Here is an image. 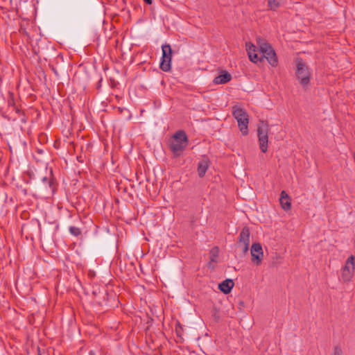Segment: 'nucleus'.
Instances as JSON below:
<instances>
[{
    "label": "nucleus",
    "mask_w": 355,
    "mask_h": 355,
    "mask_svg": "<svg viewBox=\"0 0 355 355\" xmlns=\"http://www.w3.org/2000/svg\"><path fill=\"white\" fill-rule=\"evenodd\" d=\"M232 79V75L227 71H222L221 74L215 77L213 83L216 85L225 84Z\"/></svg>",
    "instance_id": "13"
},
{
    "label": "nucleus",
    "mask_w": 355,
    "mask_h": 355,
    "mask_svg": "<svg viewBox=\"0 0 355 355\" xmlns=\"http://www.w3.org/2000/svg\"><path fill=\"white\" fill-rule=\"evenodd\" d=\"M233 116L236 119L240 131L243 135L248 134V115L247 112L239 107H233Z\"/></svg>",
    "instance_id": "5"
},
{
    "label": "nucleus",
    "mask_w": 355,
    "mask_h": 355,
    "mask_svg": "<svg viewBox=\"0 0 355 355\" xmlns=\"http://www.w3.org/2000/svg\"><path fill=\"white\" fill-rule=\"evenodd\" d=\"M268 10L275 11L281 5L282 0H267Z\"/></svg>",
    "instance_id": "17"
},
{
    "label": "nucleus",
    "mask_w": 355,
    "mask_h": 355,
    "mask_svg": "<svg viewBox=\"0 0 355 355\" xmlns=\"http://www.w3.org/2000/svg\"><path fill=\"white\" fill-rule=\"evenodd\" d=\"M334 355H343V350L340 346L336 345L334 347Z\"/></svg>",
    "instance_id": "23"
},
{
    "label": "nucleus",
    "mask_w": 355,
    "mask_h": 355,
    "mask_svg": "<svg viewBox=\"0 0 355 355\" xmlns=\"http://www.w3.org/2000/svg\"><path fill=\"white\" fill-rule=\"evenodd\" d=\"M249 59L251 62L254 63H257L259 61L262 60V58H259L258 56V54L256 53H250V55H248Z\"/></svg>",
    "instance_id": "19"
},
{
    "label": "nucleus",
    "mask_w": 355,
    "mask_h": 355,
    "mask_svg": "<svg viewBox=\"0 0 355 355\" xmlns=\"http://www.w3.org/2000/svg\"><path fill=\"white\" fill-rule=\"evenodd\" d=\"M93 294L95 295L96 302L100 305H102L107 300V293L105 290L101 291L98 289V295L96 291H93Z\"/></svg>",
    "instance_id": "15"
},
{
    "label": "nucleus",
    "mask_w": 355,
    "mask_h": 355,
    "mask_svg": "<svg viewBox=\"0 0 355 355\" xmlns=\"http://www.w3.org/2000/svg\"><path fill=\"white\" fill-rule=\"evenodd\" d=\"M246 50H247V52H248V55H250V53H256V46L252 44V43H249V44H246Z\"/></svg>",
    "instance_id": "21"
},
{
    "label": "nucleus",
    "mask_w": 355,
    "mask_h": 355,
    "mask_svg": "<svg viewBox=\"0 0 355 355\" xmlns=\"http://www.w3.org/2000/svg\"><path fill=\"white\" fill-rule=\"evenodd\" d=\"M268 123L264 121H260L258 125L257 134L260 150L264 153L268 150Z\"/></svg>",
    "instance_id": "6"
},
{
    "label": "nucleus",
    "mask_w": 355,
    "mask_h": 355,
    "mask_svg": "<svg viewBox=\"0 0 355 355\" xmlns=\"http://www.w3.org/2000/svg\"><path fill=\"white\" fill-rule=\"evenodd\" d=\"M38 152H39L40 153H42V150H38Z\"/></svg>",
    "instance_id": "30"
},
{
    "label": "nucleus",
    "mask_w": 355,
    "mask_h": 355,
    "mask_svg": "<svg viewBox=\"0 0 355 355\" xmlns=\"http://www.w3.org/2000/svg\"><path fill=\"white\" fill-rule=\"evenodd\" d=\"M211 316L214 318L216 322L219 321L220 320V312L219 310L216 307H213L211 311Z\"/></svg>",
    "instance_id": "20"
},
{
    "label": "nucleus",
    "mask_w": 355,
    "mask_h": 355,
    "mask_svg": "<svg viewBox=\"0 0 355 355\" xmlns=\"http://www.w3.org/2000/svg\"><path fill=\"white\" fill-rule=\"evenodd\" d=\"M144 1L148 5H150L152 3V0H144Z\"/></svg>",
    "instance_id": "26"
},
{
    "label": "nucleus",
    "mask_w": 355,
    "mask_h": 355,
    "mask_svg": "<svg viewBox=\"0 0 355 355\" xmlns=\"http://www.w3.org/2000/svg\"><path fill=\"white\" fill-rule=\"evenodd\" d=\"M295 78L303 89H306L310 85L312 70L301 58H297L295 60Z\"/></svg>",
    "instance_id": "2"
},
{
    "label": "nucleus",
    "mask_w": 355,
    "mask_h": 355,
    "mask_svg": "<svg viewBox=\"0 0 355 355\" xmlns=\"http://www.w3.org/2000/svg\"><path fill=\"white\" fill-rule=\"evenodd\" d=\"M162 55L159 64V68L164 72H168L171 69V60L173 51L171 46L168 44L162 46Z\"/></svg>",
    "instance_id": "7"
},
{
    "label": "nucleus",
    "mask_w": 355,
    "mask_h": 355,
    "mask_svg": "<svg viewBox=\"0 0 355 355\" xmlns=\"http://www.w3.org/2000/svg\"><path fill=\"white\" fill-rule=\"evenodd\" d=\"M219 253V248L217 246H215L211 248V250L209 252V259L210 261L209 264L210 265L211 262L216 263L217 259L218 257Z\"/></svg>",
    "instance_id": "16"
},
{
    "label": "nucleus",
    "mask_w": 355,
    "mask_h": 355,
    "mask_svg": "<svg viewBox=\"0 0 355 355\" xmlns=\"http://www.w3.org/2000/svg\"><path fill=\"white\" fill-rule=\"evenodd\" d=\"M188 137L184 130L176 132L169 142V148L175 157H179L188 146Z\"/></svg>",
    "instance_id": "3"
},
{
    "label": "nucleus",
    "mask_w": 355,
    "mask_h": 355,
    "mask_svg": "<svg viewBox=\"0 0 355 355\" xmlns=\"http://www.w3.org/2000/svg\"><path fill=\"white\" fill-rule=\"evenodd\" d=\"M210 166V160L207 156H202V159L198 164V174L200 178H203Z\"/></svg>",
    "instance_id": "11"
},
{
    "label": "nucleus",
    "mask_w": 355,
    "mask_h": 355,
    "mask_svg": "<svg viewBox=\"0 0 355 355\" xmlns=\"http://www.w3.org/2000/svg\"><path fill=\"white\" fill-rule=\"evenodd\" d=\"M14 110H15V112L18 114H21L23 116H24V114L23 112L21 111V110L17 107H14Z\"/></svg>",
    "instance_id": "25"
},
{
    "label": "nucleus",
    "mask_w": 355,
    "mask_h": 355,
    "mask_svg": "<svg viewBox=\"0 0 355 355\" xmlns=\"http://www.w3.org/2000/svg\"><path fill=\"white\" fill-rule=\"evenodd\" d=\"M279 202L282 209L285 211L290 210L291 208V198L285 191L280 193Z\"/></svg>",
    "instance_id": "14"
},
{
    "label": "nucleus",
    "mask_w": 355,
    "mask_h": 355,
    "mask_svg": "<svg viewBox=\"0 0 355 355\" xmlns=\"http://www.w3.org/2000/svg\"><path fill=\"white\" fill-rule=\"evenodd\" d=\"M28 175L30 176L31 178H33V179H35V178L33 176L32 177L31 174V172H28Z\"/></svg>",
    "instance_id": "29"
},
{
    "label": "nucleus",
    "mask_w": 355,
    "mask_h": 355,
    "mask_svg": "<svg viewBox=\"0 0 355 355\" xmlns=\"http://www.w3.org/2000/svg\"><path fill=\"white\" fill-rule=\"evenodd\" d=\"M252 261L257 266L260 265L262 261L263 253L261 245L259 243H254L251 247Z\"/></svg>",
    "instance_id": "10"
},
{
    "label": "nucleus",
    "mask_w": 355,
    "mask_h": 355,
    "mask_svg": "<svg viewBox=\"0 0 355 355\" xmlns=\"http://www.w3.org/2000/svg\"><path fill=\"white\" fill-rule=\"evenodd\" d=\"M250 236V232L249 227L246 226L244 227L240 232L237 242L238 245L242 248L243 253H246L249 250Z\"/></svg>",
    "instance_id": "9"
},
{
    "label": "nucleus",
    "mask_w": 355,
    "mask_h": 355,
    "mask_svg": "<svg viewBox=\"0 0 355 355\" xmlns=\"http://www.w3.org/2000/svg\"><path fill=\"white\" fill-rule=\"evenodd\" d=\"M257 44L259 51L262 53L261 58H265L272 67H277L278 64V60L276 53L272 46L266 42L264 40L261 38H258L257 40Z\"/></svg>",
    "instance_id": "4"
},
{
    "label": "nucleus",
    "mask_w": 355,
    "mask_h": 355,
    "mask_svg": "<svg viewBox=\"0 0 355 355\" xmlns=\"http://www.w3.org/2000/svg\"><path fill=\"white\" fill-rule=\"evenodd\" d=\"M46 175L40 177V180L35 185L34 190L35 195L49 198L55 193L57 184L52 169L47 172V167H46Z\"/></svg>",
    "instance_id": "1"
},
{
    "label": "nucleus",
    "mask_w": 355,
    "mask_h": 355,
    "mask_svg": "<svg viewBox=\"0 0 355 355\" xmlns=\"http://www.w3.org/2000/svg\"><path fill=\"white\" fill-rule=\"evenodd\" d=\"M37 355H42L40 351V348L37 347Z\"/></svg>",
    "instance_id": "27"
},
{
    "label": "nucleus",
    "mask_w": 355,
    "mask_h": 355,
    "mask_svg": "<svg viewBox=\"0 0 355 355\" xmlns=\"http://www.w3.org/2000/svg\"><path fill=\"white\" fill-rule=\"evenodd\" d=\"M354 270V257L350 256L346 261L345 266L342 269L341 279L343 282H347L351 280Z\"/></svg>",
    "instance_id": "8"
},
{
    "label": "nucleus",
    "mask_w": 355,
    "mask_h": 355,
    "mask_svg": "<svg viewBox=\"0 0 355 355\" xmlns=\"http://www.w3.org/2000/svg\"><path fill=\"white\" fill-rule=\"evenodd\" d=\"M69 232L74 236H78L81 234V230L80 228L74 226H70L69 228Z\"/></svg>",
    "instance_id": "18"
},
{
    "label": "nucleus",
    "mask_w": 355,
    "mask_h": 355,
    "mask_svg": "<svg viewBox=\"0 0 355 355\" xmlns=\"http://www.w3.org/2000/svg\"><path fill=\"white\" fill-rule=\"evenodd\" d=\"M178 327L180 328V329H178V327H176L175 328V331H176V334H177V336H179V337H181V329H182V327L180 326V323L178 324Z\"/></svg>",
    "instance_id": "24"
},
{
    "label": "nucleus",
    "mask_w": 355,
    "mask_h": 355,
    "mask_svg": "<svg viewBox=\"0 0 355 355\" xmlns=\"http://www.w3.org/2000/svg\"><path fill=\"white\" fill-rule=\"evenodd\" d=\"M10 98L8 100V106H12L13 107H15V101H14V96L12 92H9Z\"/></svg>",
    "instance_id": "22"
},
{
    "label": "nucleus",
    "mask_w": 355,
    "mask_h": 355,
    "mask_svg": "<svg viewBox=\"0 0 355 355\" xmlns=\"http://www.w3.org/2000/svg\"><path fill=\"white\" fill-rule=\"evenodd\" d=\"M21 121L22 122H24V123H26V119H25L24 117L21 118Z\"/></svg>",
    "instance_id": "28"
},
{
    "label": "nucleus",
    "mask_w": 355,
    "mask_h": 355,
    "mask_svg": "<svg viewBox=\"0 0 355 355\" xmlns=\"http://www.w3.org/2000/svg\"><path fill=\"white\" fill-rule=\"evenodd\" d=\"M234 286V283L232 279H226L219 284L218 288L224 294H228L231 292Z\"/></svg>",
    "instance_id": "12"
}]
</instances>
